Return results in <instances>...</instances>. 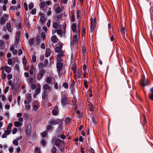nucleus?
Instances as JSON below:
<instances>
[{"instance_id":"1","label":"nucleus","mask_w":153,"mask_h":153,"mask_svg":"<svg viewBox=\"0 0 153 153\" xmlns=\"http://www.w3.org/2000/svg\"><path fill=\"white\" fill-rule=\"evenodd\" d=\"M43 91L42 93V98L44 100L47 99L48 96V93L52 91L51 86L47 83H45L43 86Z\"/></svg>"},{"instance_id":"2","label":"nucleus","mask_w":153,"mask_h":153,"mask_svg":"<svg viewBox=\"0 0 153 153\" xmlns=\"http://www.w3.org/2000/svg\"><path fill=\"white\" fill-rule=\"evenodd\" d=\"M70 100L66 96H64L61 98V103L62 106H65L69 103Z\"/></svg>"},{"instance_id":"3","label":"nucleus","mask_w":153,"mask_h":153,"mask_svg":"<svg viewBox=\"0 0 153 153\" xmlns=\"http://www.w3.org/2000/svg\"><path fill=\"white\" fill-rule=\"evenodd\" d=\"M64 51H61L60 52L61 53L57 55L56 59V62H63V59H62V57L65 56L64 55Z\"/></svg>"},{"instance_id":"4","label":"nucleus","mask_w":153,"mask_h":153,"mask_svg":"<svg viewBox=\"0 0 153 153\" xmlns=\"http://www.w3.org/2000/svg\"><path fill=\"white\" fill-rule=\"evenodd\" d=\"M61 122V120L59 118L51 119L48 121V123L54 125L59 124Z\"/></svg>"},{"instance_id":"5","label":"nucleus","mask_w":153,"mask_h":153,"mask_svg":"<svg viewBox=\"0 0 153 153\" xmlns=\"http://www.w3.org/2000/svg\"><path fill=\"white\" fill-rule=\"evenodd\" d=\"M45 71L42 69L37 74V79L38 80H40L43 78V75L45 74Z\"/></svg>"},{"instance_id":"6","label":"nucleus","mask_w":153,"mask_h":153,"mask_svg":"<svg viewBox=\"0 0 153 153\" xmlns=\"http://www.w3.org/2000/svg\"><path fill=\"white\" fill-rule=\"evenodd\" d=\"M149 83V81L145 79L144 76L142 77L140 81V84L143 87L148 85Z\"/></svg>"},{"instance_id":"7","label":"nucleus","mask_w":153,"mask_h":153,"mask_svg":"<svg viewBox=\"0 0 153 153\" xmlns=\"http://www.w3.org/2000/svg\"><path fill=\"white\" fill-rule=\"evenodd\" d=\"M59 45V46H57L55 49V51L56 53H58L59 54H60V52L61 51H63L61 49L62 48L63 45L60 42H59L57 44Z\"/></svg>"},{"instance_id":"8","label":"nucleus","mask_w":153,"mask_h":153,"mask_svg":"<svg viewBox=\"0 0 153 153\" xmlns=\"http://www.w3.org/2000/svg\"><path fill=\"white\" fill-rule=\"evenodd\" d=\"M63 63L62 62H56V67L57 71L58 73H60L62 68Z\"/></svg>"},{"instance_id":"9","label":"nucleus","mask_w":153,"mask_h":153,"mask_svg":"<svg viewBox=\"0 0 153 153\" xmlns=\"http://www.w3.org/2000/svg\"><path fill=\"white\" fill-rule=\"evenodd\" d=\"M27 100H25L24 101L25 104L27 103H30L32 100V97L31 94L29 93L26 94Z\"/></svg>"},{"instance_id":"10","label":"nucleus","mask_w":153,"mask_h":153,"mask_svg":"<svg viewBox=\"0 0 153 153\" xmlns=\"http://www.w3.org/2000/svg\"><path fill=\"white\" fill-rule=\"evenodd\" d=\"M91 26H90V30H91V32H92L95 27L96 25H95V19H91Z\"/></svg>"},{"instance_id":"11","label":"nucleus","mask_w":153,"mask_h":153,"mask_svg":"<svg viewBox=\"0 0 153 153\" xmlns=\"http://www.w3.org/2000/svg\"><path fill=\"white\" fill-rule=\"evenodd\" d=\"M55 145L57 147H59L60 145L63 146H64V143L63 140H62L59 139H57L56 140Z\"/></svg>"},{"instance_id":"12","label":"nucleus","mask_w":153,"mask_h":153,"mask_svg":"<svg viewBox=\"0 0 153 153\" xmlns=\"http://www.w3.org/2000/svg\"><path fill=\"white\" fill-rule=\"evenodd\" d=\"M59 109L58 107L56 105L54 107L52 111V113L53 115L56 116L59 113Z\"/></svg>"},{"instance_id":"13","label":"nucleus","mask_w":153,"mask_h":153,"mask_svg":"<svg viewBox=\"0 0 153 153\" xmlns=\"http://www.w3.org/2000/svg\"><path fill=\"white\" fill-rule=\"evenodd\" d=\"M31 125L30 123H27L26 128V132L28 135L29 136L31 133Z\"/></svg>"},{"instance_id":"14","label":"nucleus","mask_w":153,"mask_h":153,"mask_svg":"<svg viewBox=\"0 0 153 153\" xmlns=\"http://www.w3.org/2000/svg\"><path fill=\"white\" fill-rule=\"evenodd\" d=\"M11 131L10 130H6L5 131L4 133L2 135V138H5L7 137V136L10 133Z\"/></svg>"},{"instance_id":"15","label":"nucleus","mask_w":153,"mask_h":153,"mask_svg":"<svg viewBox=\"0 0 153 153\" xmlns=\"http://www.w3.org/2000/svg\"><path fill=\"white\" fill-rule=\"evenodd\" d=\"M150 93L149 94V99L153 101V87L151 88L150 89Z\"/></svg>"},{"instance_id":"16","label":"nucleus","mask_w":153,"mask_h":153,"mask_svg":"<svg viewBox=\"0 0 153 153\" xmlns=\"http://www.w3.org/2000/svg\"><path fill=\"white\" fill-rule=\"evenodd\" d=\"M51 40L53 43H57L58 41V39L56 35H54L51 37Z\"/></svg>"},{"instance_id":"17","label":"nucleus","mask_w":153,"mask_h":153,"mask_svg":"<svg viewBox=\"0 0 153 153\" xmlns=\"http://www.w3.org/2000/svg\"><path fill=\"white\" fill-rule=\"evenodd\" d=\"M51 53V50L50 49L48 48L46 49L45 56L46 57H48L50 56Z\"/></svg>"},{"instance_id":"18","label":"nucleus","mask_w":153,"mask_h":153,"mask_svg":"<svg viewBox=\"0 0 153 153\" xmlns=\"http://www.w3.org/2000/svg\"><path fill=\"white\" fill-rule=\"evenodd\" d=\"M55 6L56 7V8H55V11L56 13H59L61 12V9L58 4L55 5Z\"/></svg>"},{"instance_id":"19","label":"nucleus","mask_w":153,"mask_h":153,"mask_svg":"<svg viewBox=\"0 0 153 153\" xmlns=\"http://www.w3.org/2000/svg\"><path fill=\"white\" fill-rule=\"evenodd\" d=\"M77 35L76 33L73 36V42L74 44H76L77 43L78 39H77Z\"/></svg>"},{"instance_id":"20","label":"nucleus","mask_w":153,"mask_h":153,"mask_svg":"<svg viewBox=\"0 0 153 153\" xmlns=\"http://www.w3.org/2000/svg\"><path fill=\"white\" fill-rule=\"evenodd\" d=\"M46 83L48 84H50L52 81V79L51 77H48L46 78V79H45Z\"/></svg>"},{"instance_id":"21","label":"nucleus","mask_w":153,"mask_h":153,"mask_svg":"<svg viewBox=\"0 0 153 153\" xmlns=\"http://www.w3.org/2000/svg\"><path fill=\"white\" fill-rule=\"evenodd\" d=\"M13 22L16 25L18 24V26L19 27H20L21 26V21L19 20L18 21L16 19H14L13 18Z\"/></svg>"},{"instance_id":"22","label":"nucleus","mask_w":153,"mask_h":153,"mask_svg":"<svg viewBox=\"0 0 153 153\" xmlns=\"http://www.w3.org/2000/svg\"><path fill=\"white\" fill-rule=\"evenodd\" d=\"M35 68L32 65L30 68L29 71V73L30 74L32 75L33 74L34 72H35Z\"/></svg>"},{"instance_id":"23","label":"nucleus","mask_w":153,"mask_h":153,"mask_svg":"<svg viewBox=\"0 0 153 153\" xmlns=\"http://www.w3.org/2000/svg\"><path fill=\"white\" fill-rule=\"evenodd\" d=\"M77 25L76 23H73L72 24L71 26V29L73 32H75L76 30V26Z\"/></svg>"},{"instance_id":"24","label":"nucleus","mask_w":153,"mask_h":153,"mask_svg":"<svg viewBox=\"0 0 153 153\" xmlns=\"http://www.w3.org/2000/svg\"><path fill=\"white\" fill-rule=\"evenodd\" d=\"M25 24L27 26V28H29L30 27V23L28 19L26 18L25 19Z\"/></svg>"},{"instance_id":"25","label":"nucleus","mask_w":153,"mask_h":153,"mask_svg":"<svg viewBox=\"0 0 153 153\" xmlns=\"http://www.w3.org/2000/svg\"><path fill=\"white\" fill-rule=\"evenodd\" d=\"M52 125L51 124L49 123L48 126L47 127V129L49 131H51L53 129V127H52Z\"/></svg>"},{"instance_id":"26","label":"nucleus","mask_w":153,"mask_h":153,"mask_svg":"<svg viewBox=\"0 0 153 153\" xmlns=\"http://www.w3.org/2000/svg\"><path fill=\"white\" fill-rule=\"evenodd\" d=\"M20 34L21 32L20 31H19L17 33L16 36V42H17L19 41V39L20 36Z\"/></svg>"},{"instance_id":"27","label":"nucleus","mask_w":153,"mask_h":153,"mask_svg":"<svg viewBox=\"0 0 153 153\" xmlns=\"http://www.w3.org/2000/svg\"><path fill=\"white\" fill-rule=\"evenodd\" d=\"M22 123H20L18 121H15L14 123V125L15 126L18 127L22 125Z\"/></svg>"},{"instance_id":"28","label":"nucleus","mask_w":153,"mask_h":153,"mask_svg":"<svg viewBox=\"0 0 153 153\" xmlns=\"http://www.w3.org/2000/svg\"><path fill=\"white\" fill-rule=\"evenodd\" d=\"M6 27L8 30V31L9 32H11V24L10 23H7L6 25Z\"/></svg>"},{"instance_id":"29","label":"nucleus","mask_w":153,"mask_h":153,"mask_svg":"<svg viewBox=\"0 0 153 153\" xmlns=\"http://www.w3.org/2000/svg\"><path fill=\"white\" fill-rule=\"evenodd\" d=\"M40 20L42 24H43L44 23L45 21L46 18L44 16H41L40 18Z\"/></svg>"},{"instance_id":"30","label":"nucleus","mask_w":153,"mask_h":153,"mask_svg":"<svg viewBox=\"0 0 153 153\" xmlns=\"http://www.w3.org/2000/svg\"><path fill=\"white\" fill-rule=\"evenodd\" d=\"M1 77L2 79H3L4 80H5V79L6 78V74L4 73V71H3L2 72L1 75Z\"/></svg>"},{"instance_id":"31","label":"nucleus","mask_w":153,"mask_h":153,"mask_svg":"<svg viewBox=\"0 0 153 153\" xmlns=\"http://www.w3.org/2000/svg\"><path fill=\"white\" fill-rule=\"evenodd\" d=\"M30 103H27L25 104V109H26L27 110H30L31 108V105H30Z\"/></svg>"},{"instance_id":"32","label":"nucleus","mask_w":153,"mask_h":153,"mask_svg":"<svg viewBox=\"0 0 153 153\" xmlns=\"http://www.w3.org/2000/svg\"><path fill=\"white\" fill-rule=\"evenodd\" d=\"M34 39H33L32 38L30 39L29 42V45L31 46H32L34 44Z\"/></svg>"},{"instance_id":"33","label":"nucleus","mask_w":153,"mask_h":153,"mask_svg":"<svg viewBox=\"0 0 153 153\" xmlns=\"http://www.w3.org/2000/svg\"><path fill=\"white\" fill-rule=\"evenodd\" d=\"M80 13H81L80 11L79 10H77V11L76 12V14L77 18L78 20H80V16L79 15V14Z\"/></svg>"},{"instance_id":"34","label":"nucleus","mask_w":153,"mask_h":153,"mask_svg":"<svg viewBox=\"0 0 153 153\" xmlns=\"http://www.w3.org/2000/svg\"><path fill=\"white\" fill-rule=\"evenodd\" d=\"M5 71L8 73H10L11 72V69L9 67L7 66L5 68Z\"/></svg>"},{"instance_id":"35","label":"nucleus","mask_w":153,"mask_h":153,"mask_svg":"<svg viewBox=\"0 0 153 153\" xmlns=\"http://www.w3.org/2000/svg\"><path fill=\"white\" fill-rule=\"evenodd\" d=\"M34 152L35 153H41L40 149L38 147L35 148Z\"/></svg>"},{"instance_id":"36","label":"nucleus","mask_w":153,"mask_h":153,"mask_svg":"<svg viewBox=\"0 0 153 153\" xmlns=\"http://www.w3.org/2000/svg\"><path fill=\"white\" fill-rule=\"evenodd\" d=\"M27 62V60L25 57V56L23 58L22 60V63L24 66H25Z\"/></svg>"},{"instance_id":"37","label":"nucleus","mask_w":153,"mask_h":153,"mask_svg":"<svg viewBox=\"0 0 153 153\" xmlns=\"http://www.w3.org/2000/svg\"><path fill=\"white\" fill-rule=\"evenodd\" d=\"M39 105H34L33 106V110L34 111H37L38 109Z\"/></svg>"},{"instance_id":"38","label":"nucleus","mask_w":153,"mask_h":153,"mask_svg":"<svg viewBox=\"0 0 153 153\" xmlns=\"http://www.w3.org/2000/svg\"><path fill=\"white\" fill-rule=\"evenodd\" d=\"M32 62L35 63L36 62V56L35 55H33L32 56Z\"/></svg>"},{"instance_id":"39","label":"nucleus","mask_w":153,"mask_h":153,"mask_svg":"<svg viewBox=\"0 0 153 153\" xmlns=\"http://www.w3.org/2000/svg\"><path fill=\"white\" fill-rule=\"evenodd\" d=\"M58 27V25L57 22H54L53 25V27L55 28H57Z\"/></svg>"},{"instance_id":"40","label":"nucleus","mask_w":153,"mask_h":153,"mask_svg":"<svg viewBox=\"0 0 153 153\" xmlns=\"http://www.w3.org/2000/svg\"><path fill=\"white\" fill-rule=\"evenodd\" d=\"M5 19L4 17H2L0 19V23L1 24H3L5 23Z\"/></svg>"},{"instance_id":"41","label":"nucleus","mask_w":153,"mask_h":153,"mask_svg":"<svg viewBox=\"0 0 153 153\" xmlns=\"http://www.w3.org/2000/svg\"><path fill=\"white\" fill-rule=\"evenodd\" d=\"M45 5V2H42L40 4V7L41 9L43 8Z\"/></svg>"},{"instance_id":"42","label":"nucleus","mask_w":153,"mask_h":153,"mask_svg":"<svg viewBox=\"0 0 153 153\" xmlns=\"http://www.w3.org/2000/svg\"><path fill=\"white\" fill-rule=\"evenodd\" d=\"M17 140V139L14 140L13 142V144L16 146H18L19 145Z\"/></svg>"},{"instance_id":"43","label":"nucleus","mask_w":153,"mask_h":153,"mask_svg":"<svg viewBox=\"0 0 153 153\" xmlns=\"http://www.w3.org/2000/svg\"><path fill=\"white\" fill-rule=\"evenodd\" d=\"M34 7V4L33 3H30L28 5L29 9V10L32 9Z\"/></svg>"},{"instance_id":"44","label":"nucleus","mask_w":153,"mask_h":153,"mask_svg":"<svg viewBox=\"0 0 153 153\" xmlns=\"http://www.w3.org/2000/svg\"><path fill=\"white\" fill-rule=\"evenodd\" d=\"M62 86L66 89H67L68 88V84L66 82H64L63 83Z\"/></svg>"},{"instance_id":"45","label":"nucleus","mask_w":153,"mask_h":153,"mask_svg":"<svg viewBox=\"0 0 153 153\" xmlns=\"http://www.w3.org/2000/svg\"><path fill=\"white\" fill-rule=\"evenodd\" d=\"M56 148L55 147L53 146L52 148L51 153H56Z\"/></svg>"},{"instance_id":"46","label":"nucleus","mask_w":153,"mask_h":153,"mask_svg":"<svg viewBox=\"0 0 153 153\" xmlns=\"http://www.w3.org/2000/svg\"><path fill=\"white\" fill-rule=\"evenodd\" d=\"M12 126V123H9L7 126V130H10Z\"/></svg>"},{"instance_id":"47","label":"nucleus","mask_w":153,"mask_h":153,"mask_svg":"<svg viewBox=\"0 0 153 153\" xmlns=\"http://www.w3.org/2000/svg\"><path fill=\"white\" fill-rule=\"evenodd\" d=\"M71 120V119L69 117H67L65 119V122L66 123H69Z\"/></svg>"},{"instance_id":"48","label":"nucleus","mask_w":153,"mask_h":153,"mask_svg":"<svg viewBox=\"0 0 153 153\" xmlns=\"http://www.w3.org/2000/svg\"><path fill=\"white\" fill-rule=\"evenodd\" d=\"M54 88L55 89H57L58 88V83L57 82H54Z\"/></svg>"},{"instance_id":"49","label":"nucleus","mask_w":153,"mask_h":153,"mask_svg":"<svg viewBox=\"0 0 153 153\" xmlns=\"http://www.w3.org/2000/svg\"><path fill=\"white\" fill-rule=\"evenodd\" d=\"M47 134V132L45 131L43 132L42 133V137H44L46 136Z\"/></svg>"},{"instance_id":"50","label":"nucleus","mask_w":153,"mask_h":153,"mask_svg":"<svg viewBox=\"0 0 153 153\" xmlns=\"http://www.w3.org/2000/svg\"><path fill=\"white\" fill-rule=\"evenodd\" d=\"M41 143L43 146H44L46 145V141L45 140L42 139L41 141Z\"/></svg>"},{"instance_id":"51","label":"nucleus","mask_w":153,"mask_h":153,"mask_svg":"<svg viewBox=\"0 0 153 153\" xmlns=\"http://www.w3.org/2000/svg\"><path fill=\"white\" fill-rule=\"evenodd\" d=\"M36 8H34L32 10L31 12V13L32 14H35L36 13Z\"/></svg>"},{"instance_id":"52","label":"nucleus","mask_w":153,"mask_h":153,"mask_svg":"<svg viewBox=\"0 0 153 153\" xmlns=\"http://www.w3.org/2000/svg\"><path fill=\"white\" fill-rule=\"evenodd\" d=\"M125 29L124 27H123L121 28V29L120 30V31L121 33L124 35L125 34Z\"/></svg>"},{"instance_id":"53","label":"nucleus","mask_w":153,"mask_h":153,"mask_svg":"<svg viewBox=\"0 0 153 153\" xmlns=\"http://www.w3.org/2000/svg\"><path fill=\"white\" fill-rule=\"evenodd\" d=\"M56 32L59 35H62V31L61 30H57Z\"/></svg>"},{"instance_id":"54","label":"nucleus","mask_w":153,"mask_h":153,"mask_svg":"<svg viewBox=\"0 0 153 153\" xmlns=\"http://www.w3.org/2000/svg\"><path fill=\"white\" fill-rule=\"evenodd\" d=\"M84 85L85 88H87L88 87V85L87 82L86 80H84Z\"/></svg>"},{"instance_id":"55","label":"nucleus","mask_w":153,"mask_h":153,"mask_svg":"<svg viewBox=\"0 0 153 153\" xmlns=\"http://www.w3.org/2000/svg\"><path fill=\"white\" fill-rule=\"evenodd\" d=\"M92 122H93V123L95 125H96L97 124V123L96 121V119L95 118L93 117H92Z\"/></svg>"},{"instance_id":"56","label":"nucleus","mask_w":153,"mask_h":153,"mask_svg":"<svg viewBox=\"0 0 153 153\" xmlns=\"http://www.w3.org/2000/svg\"><path fill=\"white\" fill-rule=\"evenodd\" d=\"M77 77L81 79L82 78V74L81 72L78 71V75L77 76Z\"/></svg>"},{"instance_id":"57","label":"nucleus","mask_w":153,"mask_h":153,"mask_svg":"<svg viewBox=\"0 0 153 153\" xmlns=\"http://www.w3.org/2000/svg\"><path fill=\"white\" fill-rule=\"evenodd\" d=\"M8 64L9 65H11L12 63V60L11 59H9L7 60Z\"/></svg>"},{"instance_id":"58","label":"nucleus","mask_w":153,"mask_h":153,"mask_svg":"<svg viewBox=\"0 0 153 153\" xmlns=\"http://www.w3.org/2000/svg\"><path fill=\"white\" fill-rule=\"evenodd\" d=\"M12 75L11 74H8L7 75V78L8 79V80H10L12 78Z\"/></svg>"},{"instance_id":"59","label":"nucleus","mask_w":153,"mask_h":153,"mask_svg":"<svg viewBox=\"0 0 153 153\" xmlns=\"http://www.w3.org/2000/svg\"><path fill=\"white\" fill-rule=\"evenodd\" d=\"M40 37V36L39 35H37L36 37V40L38 43L39 42Z\"/></svg>"},{"instance_id":"60","label":"nucleus","mask_w":153,"mask_h":153,"mask_svg":"<svg viewBox=\"0 0 153 153\" xmlns=\"http://www.w3.org/2000/svg\"><path fill=\"white\" fill-rule=\"evenodd\" d=\"M17 129L16 128H14L12 131V133L13 134H16L17 131Z\"/></svg>"},{"instance_id":"61","label":"nucleus","mask_w":153,"mask_h":153,"mask_svg":"<svg viewBox=\"0 0 153 153\" xmlns=\"http://www.w3.org/2000/svg\"><path fill=\"white\" fill-rule=\"evenodd\" d=\"M3 38H4L5 39L7 40L9 39V36L8 35L6 34L5 35H4L3 36Z\"/></svg>"},{"instance_id":"62","label":"nucleus","mask_w":153,"mask_h":153,"mask_svg":"<svg viewBox=\"0 0 153 153\" xmlns=\"http://www.w3.org/2000/svg\"><path fill=\"white\" fill-rule=\"evenodd\" d=\"M8 1V0H4V1L3 0H0V3L3 2L5 4H6L7 3Z\"/></svg>"},{"instance_id":"63","label":"nucleus","mask_w":153,"mask_h":153,"mask_svg":"<svg viewBox=\"0 0 153 153\" xmlns=\"http://www.w3.org/2000/svg\"><path fill=\"white\" fill-rule=\"evenodd\" d=\"M72 69L73 71V72L74 74H75L77 71V69L76 68L74 67L72 68Z\"/></svg>"},{"instance_id":"64","label":"nucleus","mask_w":153,"mask_h":153,"mask_svg":"<svg viewBox=\"0 0 153 153\" xmlns=\"http://www.w3.org/2000/svg\"><path fill=\"white\" fill-rule=\"evenodd\" d=\"M51 23V20L50 19L48 20V21L47 24V26L48 27H49L50 26Z\"/></svg>"}]
</instances>
